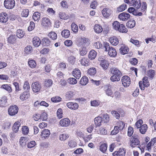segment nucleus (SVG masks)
Instances as JSON below:
<instances>
[{"label": "nucleus", "mask_w": 156, "mask_h": 156, "mask_svg": "<svg viewBox=\"0 0 156 156\" xmlns=\"http://www.w3.org/2000/svg\"><path fill=\"white\" fill-rule=\"evenodd\" d=\"M110 70L111 73L113 75L110 77L111 80L112 82L119 81L122 75L121 72L116 68H111Z\"/></svg>", "instance_id": "f257e3e1"}, {"label": "nucleus", "mask_w": 156, "mask_h": 156, "mask_svg": "<svg viewBox=\"0 0 156 156\" xmlns=\"http://www.w3.org/2000/svg\"><path fill=\"white\" fill-rule=\"evenodd\" d=\"M103 49L106 51L108 52V54L109 56L115 57L116 56L117 52L115 48L110 47L109 44L107 42L104 43Z\"/></svg>", "instance_id": "f03ea898"}, {"label": "nucleus", "mask_w": 156, "mask_h": 156, "mask_svg": "<svg viewBox=\"0 0 156 156\" xmlns=\"http://www.w3.org/2000/svg\"><path fill=\"white\" fill-rule=\"evenodd\" d=\"M137 136L133 135L130 139V146L133 147H135L139 145L140 141L137 138Z\"/></svg>", "instance_id": "7ed1b4c3"}, {"label": "nucleus", "mask_w": 156, "mask_h": 156, "mask_svg": "<svg viewBox=\"0 0 156 156\" xmlns=\"http://www.w3.org/2000/svg\"><path fill=\"white\" fill-rule=\"evenodd\" d=\"M76 43L77 45L79 47H84L89 43L88 39L85 38L78 39Z\"/></svg>", "instance_id": "20e7f679"}, {"label": "nucleus", "mask_w": 156, "mask_h": 156, "mask_svg": "<svg viewBox=\"0 0 156 156\" xmlns=\"http://www.w3.org/2000/svg\"><path fill=\"white\" fill-rule=\"evenodd\" d=\"M15 5L14 0H5L4 2V6L7 9H12Z\"/></svg>", "instance_id": "39448f33"}, {"label": "nucleus", "mask_w": 156, "mask_h": 156, "mask_svg": "<svg viewBox=\"0 0 156 156\" xmlns=\"http://www.w3.org/2000/svg\"><path fill=\"white\" fill-rule=\"evenodd\" d=\"M18 109V107L16 105L11 106L8 110V113L11 116H13L17 113Z\"/></svg>", "instance_id": "423d86ee"}, {"label": "nucleus", "mask_w": 156, "mask_h": 156, "mask_svg": "<svg viewBox=\"0 0 156 156\" xmlns=\"http://www.w3.org/2000/svg\"><path fill=\"white\" fill-rule=\"evenodd\" d=\"M130 80L127 76H125L122 77V82L123 86L125 87H127L130 84Z\"/></svg>", "instance_id": "0eeeda50"}, {"label": "nucleus", "mask_w": 156, "mask_h": 156, "mask_svg": "<svg viewBox=\"0 0 156 156\" xmlns=\"http://www.w3.org/2000/svg\"><path fill=\"white\" fill-rule=\"evenodd\" d=\"M112 12V11L109 8L105 7L102 10L101 12L103 16L105 18L109 17Z\"/></svg>", "instance_id": "6e6552de"}, {"label": "nucleus", "mask_w": 156, "mask_h": 156, "mask_svg": "<svg viewBox=\"0 0 156 156\" xmlns=\"http://www.w3.org/2000/svg\"><path fill=\"white\" fill-rule=\"evenodd\" d=\"M126 152V149L120 148L118 151H115L113 154V156H125Z\"/></svg>", "instance_id": "1a4fd4ad"}, {"label": "nucleus", "mask_w": 156, "mask_h": 156, "mask_svg": "<svg viewBox=\"0 0 156 156\" xmlns=\"http://www.w3.org/2000/svg\"><path fill=\"white\" fill-rule=\"evenodd\" d=\"M32 87L33 91L34 92H38L41 88V85L38 82L33 83L32 84Z\"/></svg>", "instance_id": "9d476101"}, {"label": "nucleus", "mask_w": 156, "mask_h": 156, "mask_svg": "<svg viewBox=\"0 0 156 156\" xmlns=\"http://www.w3.org/2000/svg\"><path fill=\"white\" fill-rule=\"evenodd\" d=\"M130 15L129 14L123 12L119 15V18L122 21H125L127 20L129 18Z\"/></svg>", "instance_id": "9b49d317"}, {"label": "nucleus", "mask_w": 156, "mask_h": 156, "mask_svg": "<svg viewBox=\"0 0 156 156\" xmlns=\"http://www.w3.org/2000/svg\"><path fill=\"white\" fill-rule=\"evenodd\" d=\"M104 90L106 94L108 96L112 97L113 95V91L110 85H107L104 87Z\"/></svg>", "instance_id": "f8f14e48"}, {"label": "nucleus", "mask_w": 156, "mask_h": 156, "mask_svg": "<svg viewBox=\"0 0 156 156\" xmlns=\"http://www.w3.org/2000/svg\"><path fill=\"white\" fill-rule=\"evenodd\" d=\"M66 106L68 108L71 110H76L79 107V105L77 103L71 102L67 103Z\"/></svg>", "instance_id": "ddd939ff"}, {"label": "nucleus", "mask_w": 156, "mask_h": 156, "mask_svg": "<svg viewBox=\"0 0 156 156\" xmlns=\"http://www.w3.org/2000/svg\"><path fill=\"white\" fill-rule=\"evenodd\" d=\"M130 5L133 6L136 9H138L141 6L140 1V0H132Z\"/></svg>", "instance_id": "4468645a"}, {"label": "nucleus", "mask_w": 156, "mask_h": 156, "mask_svg": "<svg viewBox=\"0 0 156 156\" xmlns=\"http://www.w3.org/2000/svg\"><path fill=\"white\" fill-rule=\"evenodd\" d=\"M100 64L103 69L104 70L107 69L109 65L108 61L105 59H102L99 60Z\"/></svg>", "instance_id": "2eb2a0df"}, {"label": "nucleus", "mask_w": 156, "mask_h": 156, "mask_svg": "<svg viewBox=\"0 0 156 156\" xmlns=\"http://www.w3.org/2000/svg\"><path fill=\"white\" fill-rule=\"evenodd\" d=\"M51 23L50 19L48 17H43L42 19V25L44 27H48L51 24Z\"/></svg>", "instance_id": "dca6fc26"}, {"label": "nucleus", "mask_w": 156, "mask_h": 156, "mask_svg": "<svg viewBox=\"0 0 156 156\" xmlns=\"http://www.w3.org/2000/svg\"><path fill=\"white\" fill-rule=\"evenodd\" d=\"M70 123L69 119L65 118L62 119L59 122V124L62 126L67 127L69 126Z\"/></svg>", "instance_id": "f3484780"}, {"label": "nucleus", "mask_w": 156, "mask_h": 156, "mask_svg": "<svg viewBox=\"0 0 156 156\" xmlns=\"http://www.w3.org/2000/svg\"><path fill=\"white\" fill-rule=\"evenodd\" d=\"M8 16L5 12H2L0 15V21L1 22L5 23L8 20Z\"/></svg>", "instance_id": "a211bd4d"}, {"label": "nucleus", "mask_w": 156, "mask_h": 156, "mask_svg": "<svg viewBox=\"0 0 156 156\" xmlns=\"http://www.w3.org/2000/svg\"><path fill=\"white\" fill-rule=\"evenodd\" d=\"M50 133V132L49 130L44 129L42 131L41 136L42 138L45 139L49 137Z\"/></svg>", "instance_id": "6ab92c4d"}, {"label": "nucleus", "mask_w": 156, "mask_h": 156, "mask_svg": "<svg viewBox=\"0 0 156 156\" xmlns=\"http://www.w3.org/2000/svg\"><path fill=\"white\" fill-rule=\"evenodd\" d=\"M72 74L74 77L76 79H79L81 76L80 71L78 69H74L72 72Z\"/></svg>", "instance_id": "aec40b11"}, {"label": "nucleus", "mask_w": 156, "mask_h": 156, "mask_svg": "<svg viewBox=\"0 0 156 156\" xmlns=\"http://www.w3.org/2000/svg\"><path fill=\"white\" fill-rule=\"evenodd\" d=\"M27 138L25 137H22L20 139V145L22 147H26L27 143Z\"/></svg>", "instance_id": "412c9836"}, {"label": "nucleus", "mask_w": 156, "mask_h": 156, "mask_svg": "<svg viewBox=\"0 0 156 156\" xmlns=\"http://www.w3.org/2000/svg\"><path fill=\"white\" fill-rule=\"evenodd\" d=\"M41 41L39 37H34L33 39V43L34 45L36 47H38L40 44Z\"/></svg>", "instance_id": "4be33fe9"}, {"label": "nucleus", "mask_w": 156, "mask_h": 156, "mask_svg": "<svg viewBox=\"0 0 156 156\" xmlns=\"http://www.w3.org/2000/svg\"><path fill=\"white\" fill-rule=\"evenodd\" d=\"M30 97V93L27 92H24L21 94L20 97V100L24 101Z\"/></svg>", "instance_id": "5701e85b"}, {"label": "nucleus", "mask_w": 156, "mask_h": 156, "mask_svg": "<svg viewBox=\"0 0 156 156\" xmlns=\"http://www.w3.org/2000/svg\"><path fill=\"white\" fill-rule=\"evenodd\" d=\"M16 37L15 35H11L8 38V42L11 44H14L16 41Z\"/></svg>", "instance_id": "b1692460"}, {"label": "nucleus", "mask_w": 156, "mask_h": 156, "mask_svg": "<svg viewBox=\"0 0 156 156\" xmlns=\"http://www.w3.org/2000/svg\"><path fill=\"white\" fill-rule=\"evenodd\" d=\"M110 41L112 44L115 46L116 45L119 43L118 39L115 36L110 38Z\"/></svg>", "instance_id": "393cba45"}, {"label": "nucleus", "mask_w": 156, "mask_h": 156, "mask_svg": "<svg viewBox=\"0 0 156 156\" xmlns=\"http://www.w3.org/2000/svg\"><path fill=\"white\" fill-rule=\"evenodd\" d=\"M120 53L124 55L127 53L129 51V48L127 46L123 45L119 49Z\"/></svg>", "instance_id": "a878e982"}, {"label": "nucleus", "mask_w": 156, "mask_h": 156, "mask_svg": "<svg viewBox=\"0 0 156 156\" xmlns=\"http://www.w3.org/2000/svg\"><path fill=\"white\" fill-rule=\"evenodd\" d=\"M70 34L69 30L67 29L64 30L61 32L62 36L65 38H67L69 37Z\"/></svg>", "instance_id": "bb28decb"}, {"label": "nucleus", "mask_w": 156, "mask_h": 156, "mask_svg": "<svg viewBox=\"0 0 156 156\" xmlns=\"http://www.w3.org/2000/svg\"><path fill=\"white\" fill-rule=\"evenodd\" d=\"M136 25V22L134 20H130L126 23V26L128 27L132 28L134 27Z\"/></svg>", "instance_id": "cd10ccee"}, {"label": "nucleus", "mask_w": 156, "mask_h": 156, "mask_svg": "<svg viewBox=\"0 0 156 156\" xmlns=\"http://www.w3.org/2000/svg\"><path fill=\"white\" fill-rule=\"evenodd\" d=\"M147 128L148 127L147 124H144L142 125L140 128V132L141 134H144L146 133Z\"/></svg>", "instance_id": "c85d7f7f"}, {"label": "nucleus", "mask_w": 156, "mask_h": 156, "mask_svg": "<svg viewBox=\"0 0 156 156\" xmlns=\"http://www.w3.org/2000/svg\"><path fill=\"white\" fill-rule=\"evenodd\" d=\"M7 98L5 96H3L0 100V106L4 107L6 105Z\"/></svg>", "instance_id": "c756f323"}, {"label": "nucleus", "mask_w": 156, "mask_h": 156, "mask_svg": "<svg viewBox=\"0 0 156 156\" xmlns=\"http://www.w3.org/2000/svg\"><path fill=\"white\" fill-rule=\"evenodd\" d=\"M97 52L94 50H92L89 52L88 57L91 60L94 59L97 55Z\"/></svg>", "instance_id": "7c9ffc66"}, {"label": "nucleus", "mask_w": 156, "mask_h": 156, "mask_svg": "<svg viewBox=\"0 0 156 156\" xmlns=\"http://www.w3.org/2000/svg\"><path fill=\"white\" fill-rule=\"evenodd\" d=\"M20 126V123L19 122H15L13 126L12 129L13 131L15 132H17L19 129V127Z\"/></svg>", "instance_id": "2f4dec72"}, {"label": "nucleus", "mask_w": 156, "mask_h": 156, "mask_svg": "<svg viewBox=\"0 0 156 156\" xmlns=\"http://www.w3.org/2000/svg\"><path fill=\"white\" fill-rule=\"evenodd\" d=\"M94 123L97 126H99L101 125V122H102V118L100 116H98L94 119Z\"/></svg>", "instance_id": "473e14b6"}, {"label": "nucleus", "mask_w": 156, "mask_h": 156, "mask_svg": "<svg viewBox=\"0 0 156 156\" xmlns=\"http://www.w3.org/2000/svg\"><path fill=\"white\" fill-rule=\"evenodd\" d=\"M42 41V44L44 46H48L50 45L51 41L48 38H43Z\"/></svg>", "instance_id": "72a5a7b5"}, {"label": "nucleus", "mask_w": 156, "mask_h": 156, "mask_svg": "<svg viewBox=\"0 0 156 156\" xmlns=\"http://www.w3.org/2000/svg\"><path fill=\"white\" fill-rule=\"evenodd\" d=\"M25 34L24 32L21 29H18L16 31V36L19 38L23 37Z\"/></svg>", "instance_id": "f704fd0d"}, {"label": "nucleus", "mask_w": 156, "mask_h": 156, "mask_svg": "<svg viewBox=\"0 0 156 156\" xmlns=\"http://www.w3.org/2000/svg\"><path fill=\"white\" fill-rule=\"evenodd\" d=\"M90 104L92 106L94 107H97L102 105V103L101 101L98 100L92 101L90 102Z\"/></svg>", "instance_id": "c9c22d12"}, {"label": "nucleus", "mask_w": 156, "mask_h": 156, "mask_svg": "<svg viewBox=\"0 0 156 156\" xmlns=\"http://www.w3.org/2000/svg\"><path fill=\"white\" fill-rule=\"evenodd\" d=\"M94 29L95 32L97 33H99L101 32L102 31V27L100 25L98 24L95 25L94 26Z\"/></svg>", "instance_id": "e433bc0d"}, {"label": "nucleus", "mask_w": 156, "mask_h": 156, "mask_svg": "<svg viewBox=\"0 0 156 156\" xmlns=\"http://www.w3.org/2000/svg\"><path fill=\"white\" fill-rule=\"evenodd\" d=\"M75 95L74 92L73 91H68L66 94V98L67 100H70Z\"/></svg>", "instance_id": "4c0bfd02"}, {"label": "nucleus", "mask_w": 156, "mask_h": 156, "mask_svg": "<svg viewBox=\"0 0 156 156\" xmlns=\"http://www.w3.org/2000/svg\"><path fill=\"white\" fill-rule=\"evenodd\" d=\"M40 18V13L38 12H36L34 13L33 18L34 21H38Z\"/></svg>", "instance_id": "58836bf2"}, {"label": "nucleus", "mask_w": 156, "mask_h": 156, "mask_svg": "<svg viewBox=\"0 0 156 156\" xmlns=\"http://www.w3.org/2000/svg\"><path fill=\"white\" fill-rule=\"evenodd\" d=\"M88 82V78L86 76H84L80 80V83L82 85H85Z\"/></svg>", "instance_id": "ea45409f"}, {"label": "nucleus", "mask_w": 156, "mask_h": 156, "mask_svg": "<svg viewBox=\"0 0 156 156\" xmlns=\"http://www.w3.org/2000/svg\"><path fill=\"white\" fill-rule=\"evenodd\" d=\"M96 73V70L94 67H92L88 69L87 71V73L90 76H94Z\"/></svg>", "instance_id": "a19ab883"}, {"label": "nucleus", "mask_w": 156, "mask_h": 156, "mask_svg": "<svg viewBox=\"0 0 156 156\" xmlns=\"http://www.w3.org/2000/svg\"><path fill=\"white\" fill-rule=\"evenodd\" d=\"M52 83L53 81L51 80L47 79L45 80L44 81V86L46 87H49L51 86Z\"/></svg>", "instance_id": "79ce46f5"}, {"label": "nucleus", "mask_w": 156, "mask_h": 156, "mask_svg": "<svg viewBox=\"0 0 156 156\" xmlns=\"http://www.w3.org/2000/svg\"><path fill=\"white\" fill-rule=\"evenodd\" d=\"M107 144L106 143L101 144L100 146L99 149L103 153H105L107 150Z\"/></svg>", "instance_id": "37998d69"}, {"label": "nucleus", "mask_w": 156, "mask_h": 156, "mask_svg": "<svg viewBox=\"0 0 156 156\" xmlns=\"http://www.w3.org/2000/svg\"><path fill=\"white\" fill-rule=\"evenodd\" d=\"M69 137L68 134L67 133H62L59 136V139L61 141H65Z\"/></svg>", "instance_id": "c03bdc74"}, {"label": "nucleus", "mask_w": 156, "mask_h": 156, "mask_svg": "<svg viewBox=\"0 0 156 156\" xmlns=\"http://www.w3.org/2000/svg\"><path fill=\"white\" fill-rule=\"evenodd\" d=\"M89 60L87 58L84 57L81 60V64L82 65L84 66H87L88 65Z\"/></svg>", "instance_id": "a18cd8bd"}, {"label": "nucleus", "mask_w": 156, "mask_h": 156, "mask_svg": "<svg viewBox=\"0 0 156 156\" xmlns=\"http://www.w3.org/2000/svg\"><path fill=\"white\" fill-rule=\"evenodd\" d=\"M116 126H118L119 129L122 130L125 127V124L123 122L119 121L117 123Z\"/></svg>", "instance_id": "49530a36"}, {"label": "nucleus", "mask_w": 156, "mask_h": 156, "mask_svg": "<svg viewBox=\"0 0 156 156\" xmlns=\"http://www.w3.org/2000/svg\"><path fill=\"white\" fill-rule=\"evenodd\" d=\"M142 82L143 86L145 87H147L150 85L148 80V78L147 76H145L143 78Z\"/></svg>", "instance_id": "de8ad7c7"}, {"label": "nucleus", "mask_w": 156, "mask_h": 156, "mask_svg": "<svg viewBox=\"0 0 156 156\" xmlns=\"http://www.w3.org/2000/svg\"><path fill=\"white\" fill-rule=\"evenodd\" d=\"M59 16L60 19L64 20L68 19L69 16L67 14L63 12H60L59 14Z\"/></svg>", "instance_id": "09e8293b"}, {"label": "nucleus", "mask_w": 156, "mask_h": 156, "mask_svg": "<svg viewBox=\"0 0 156 156\" xmlns=\"http://www.w3.org/2000/svg\"><path fill=\"white\" fill-rule=\"evenodd\" d=\"M94 46L97 49H99L101 48L103 49L104 44L103 45V46L100 42L97 41L94 43Z\"/></svg>", "instance_id": "8fccbe9b"}, {"label": "nucleus", "mask_w": 156, "mask_h": 156, "mask_svg": "<svg viewBox=\"0 0 156 156\" xmlns=\"http://www.w3.org/2000/svg\"><path fill=\"white\" fill-rule=\"evenodd\" d=\"M71 28L73 31L75 33L78 31V26L74 23H73L71 26Z\"/></svg>", "instance_id": "3c124183"}, {"label": "nucleus", "mask_w": 156, "mask_h": 156, "mask_svg": "<svg viewBox=\"0 0 156 156\" xmlns=\"http://www.w3.org/2000/svg\"><path fill=\"white\" fill-rule=\"evenodd\" d=\"M48 36L52 40H54L57 38V34L54 32H51L48 34Z\"/></svg>", "instance_id": "603ef678"}, {"label": "nucleus", "mask_w": 156, "mask_h": 156, "mask_svg": "<svg viewBox=\"0 0 156 156\" xmlns=\"http://www.w3.org/2000/svg\"><path fill=\"white\" fill-rule=\"evenodd\" d=\"M62 100V98L60 97L56 96L51 98V101L54 103H57L61 101Z\"/></svg>", "instance_id": "864d4df0"}, {"label": "nucleus", "mask_w": 156, "mask_h": 156, "mask_svg": "<svg viewBox=\"0 0 156 156\" xmlns=\"http://www.w3.org/2000/svg\"><path fill=\"white\" fill-rule=\"evenodd\" d=\"M61 7L64 9H66L69 7L67 2L66 0H63L60 2Z\"/></svg>", "instance_id": "5fc2aeb1"}, {"label": "nucleus", "mask_w": 156, "mask_h": 156, "mask_svg": "<svg viewBox=\"0 0 156 156\" xmlns=\"http://www.w3.org/2000/svg\"><path fill=\"white\" fill-rule=\"evenodd\" d=\"M102 122L104 123H107L109 120V117L108 115L107 114H104L102 117Z\"/></svg>", "instance_id": "6e6d98bb"}, {"label": "nucleus", "mask_w": 156, "mask_h": 156, "mask_svg": "<svg viewBox=\"0 0 156 156\" xmlns=\"http://www.w3.org/2000/svg\"><path fill=\"white\" fill-rule=\"evenodd\" d=\"M127 8V5L126 4H123L120 5L117 8V11L120 12L124 11Z\"/></svg>", "instance_id": "4d7b16f0"}, {"label": "nucleus", "mask_w": 156, "mask_h": 156, "mask_svg": "<svg viewBox=\"0 0 156 156\" xmlns=\"http://www.w3.org/2000/svg\"><path fill=\"white\" fill-rule=\"evenodd\" d=\"M67 82L71 84H75L77 83V80L76 79L73 78H70L67 80Z\"/></svg>", "instance_id": "13d9d810"}, {"label": "nucleus", "mask_w": 156, "mask_h": 156, "mask_svg": "<svg viewBox=\"0 0 156 156\" xmlns=\"http://www.w3.org/2000/svg\"><path fill=\"white\" fill-rule=\"evenodd\" d=\"M98 133L101 134L106 135L107 133V131L104 128L101 127L100 128Z\"/></svg>", "instance_id": "bf43d9fd"}, {"label": "nucleus", "mask_w": 156, "mask_h": 156, "mask_svg": "<svg viewBox=\"0 0 156 156\" xmlns=\"http://www.w3.org/2000/svg\"><path fill=\"white\" fill-rule=\"evenodd\" d=\"M1 87L9 92L12 91L11 87L8 84H3L1 86Z\"/></svg>", "instance_id": "052dcab7"}, {"label": "nucleus", "mask_w": 156, "mask_h": 156, "mask_svg": "<svg viewBox=\"0 0 156 156\" xmlns=\"http://www.w3.org/2000/svg\"><path fill=\"white\" fill-rule=\"evenodd\" d=\"M29 12V11L28 9H23L22 11L21 15L22 16L26 17L28 16Z\"/></svg>", "instance_id": "680f3d73"}, {"label": "nucleus", "mask_w": 156, "mask_h": 156, "mask_svg": "<svg viewBox=\"0 0 156 156\" xmlns=\"http://www.w3.org/2000/svg\"><path fill=\"white\" fill-rule=\"evenodd\" d=\"M29 66L31 68H35L36 66V63L34 60H30L28 62Z\"/></svg>", "instance_id": "e2e57ef3"}, {"label": "nucleus", "mask_w": 156, "mask_h": 156, "mask_svg": "<svg viewBox=\"0 0 156 156\" xmlns=\"http://www.w3.org/2000/svg\"><path fill=\"white\" fill-rule=\"evenodd\" d=\"M22 131L24 135L27 134L29 132V129L28 127L27 126H23L22 128Z\"/></svg>", "instance_id": "0e129e2a"}, {"label": "nucleus", "mask_w": 156, "mask_h": 156, "mask_svg": "<svg viewBox=\"0 0 156 156\" xmlns=\"http://www.w3.org/2000/svg\"><path fill=\"white\" fill-rule=\"evenodd\" d=\"M41 119L43 121H45L47 119V115L45 112H43L41 114Z\"/></svg>", "instance_id": "69168bd1"}, {"label": "nucleus", "mask_w": 156, "mask_h": 156, "mask_svg": "<svg viewBox=\"0 0 156 156\" xmlns=\"http://www.w3.org/2000/svg\"><path fill=\"white\" fill-rule=\"evenodd\" d=\"M118 126H115L114 127V129L112 130L111 132V134L112 135H115L117 134L119 131V127H118Z\"/></svg>", "instance_id": "338daca9"}, {"label": "nucleus", "mask_w": 156, "mask_h": 156, "mask_svg": "<svg viewBox=\"0 0 156 156\" xmlns=\"http://www.w3.org/2000/svg\"><path fill=\"white\" fill-rule=\"evenodd\" d=\"M143 123V121L142 119H140L137 121L135 123V126L137 128H140L142 125Z\"/></svg>", "instance_id": "774afa93"}]
</instances>
